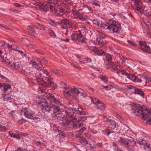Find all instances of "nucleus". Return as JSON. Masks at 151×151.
Wrapping results in <instances>:
<instances>
[{
	"mask_svg": "<svg viewBox=\"0 0 151 151\" xmlns=\"http://www.w3.org/2000/svg\"><path fill=\"white\" fill-rule=\"evenodd\" d=\"M78 33H73L71 35V40L73 41H76Z\"/></svg>",
	"mask_w": 151,
	"mask_h": 151,
	"instance_id": "f704fd0d",
	"label": "nucleus"
},
{
	"mask_svg": "<svg viewBox=\"0 0 151 151\" xmlns=\"http://www.w3.org/2000/svg\"><path fill=\"white\" fill-rule=\"evenodd\" d=\"M47 61L45 59H42L40 61V63L41 65L42 64H45L47 63Z\"/></svg>",
	"mask_w": 151,
	"mask_h": 151,
	"instance_id": "79ce46f5",
	"label": "nucleus"
},
{
	"mask_svg": "<svg viewBox=\"0 0 151 151\" xmlns=\"http://www.w3.org/2000/svg\"><path fill=\"white\" fill-rule=\"evenodd\" d=\"M40 91H41V93H46L47 92V90L46 89H45L44 88H42L40 90Z\"/></svg>",
	"mask_w": 151,
	"mask_h": 151,
	"instance_id": "864d4df0",
	"label": "nucleus"
},
{
	"mask_svg": "<svg viewBox=\"0 0 151 151\" xmlns=\"http://www.w3.org/2000/svg\"><path fill=\"white\" fill-rule=\"evenodd\" d=\"M59 23L63 25L62 28L65 32L64 33L65 35H67L69 33L71 32L73 29V24L70 20L63 19L59 22Z\"/></svg>",
	"mask_w": 151,
	"mask_h": 151,
	"instance_id": "423d86ee",
	"label": "nucleus"
},
{
	"mask_svg": "<svg viewBox=\"0 0 151 151\" xmlns=\"http://www.w3.org/2000/svg\"><path fill=\"white\" fill-rule=\"evenodd\" d=\"M113 118L109 117H107L106 116H104V121L106 122V123L109 125V127L114 129L116 127V123L113 120Z\"/></svg>",
	"mask_w": 151,
	"mask_h": 151,
	"instance_id": "9b49d317",
	"label": "nucleus"
},
{
	"mask_svg": "<svg viewBox=\"0 0 151 151\" xmlns=\"http://www.w3.org/2000/svg\"><path fill=\"white\" fill-rule=\"evenodd\" d=\"M99 20L97 19H95L93 21V23L94 24L97 26L98 24L99 21Z\"/></svg>",
	"mask_w": 151,
	"mask_h": 151,
	"instance_id": "bf43d9fd",
	"label": "nucleus"
},
{
	"mask_svg": "<svg viewBox=\"0 0 151 151\" xmlns=\"http://www.w3.org/2000/svg\"><path fill=\"white\" fill-rule=\"evenodd\" d=\"M13 4L14 6L17 7H20L21 6V4L17 3H14Z\"/></svg>",
	"mask_w": 151,
	"mask_h": 151,
	"instance_id": "13d9d810",
	"label": "nucleus"
},
{
	"mask_svg": "<svg viewBox=\"0 0 151 151\" xmlns=\"http://www.w3.org/2000/svg\"><path fill=\"white\" fill-rule=\"evenodd\" d=\"M9 134L12 137H14L16 139H19L20 138L18 134H15L13 132H9Z\"/></svg>",
	"mask_w": 151,
	"mask_h": 151,
	"instance_id": "c756f323",
	"label": "nucleus"
},
{
	"mask_svg": "<svg viewBox=\"0 0 151 151\" xmlns=\"http://www.w3.org/2000/svg\"><path fill=\"white\" fill-rule=\"evenodd\" d=\"M16 51L17 52V53L21 54L22 56H23V53L22 51L18 50H16Z\"/></svg>",
	"mask_w": 151,
	"mask_h": 151,
	"instance_id": "774afa93",
	"label": "nucleus"
},
{
	"mask_svg": "<svg viewBox=\"0 0 151 151\" xmlns=\"http://www.w3.org/2000/svg\"><path fill=\"white\" fill-rule=\"evenodd\" d=\"M96 41L97 42L99 45H100L101 47H103L106 44L107 42H106V40L104 39H97Z\"/></svg>",
	"mask_w": 151,
	"mask_h": 151,
	"instance_id": "4be33fe9",
	"label": "nucleus"
},
{
	"mask_svg": "<svg viewBox=\"0 0 151 151\" xmlns=\"http://www.w3.org/2000/svg\"><path fill=\"white\" fill-rule=\"evenodd\" d=\"M118 143L121 145L125 146L126 148H128L129 144V140L125 138L120 137L117 141Z\"/></svg>",
	"mask_w": 151,
	"mask_h": 151,
	"instance_id": "ddd939ff",
	"label": "nucleus"
},
{
	"mask_svg": "<svg viewBox=\"0 0 151 151\" xmlns=\"http://www.w3.org/2000/svg\"><path fill=\"white\" fill-rule=\"evenodd\" d=\"M135 142L134 141H129V144L128 146V149L129 151H132V149L130 148V146L131 147H134V146L135 145Z\"/></svg>",
	"mask_w": 151,
	"mask_h": 151,
	"instance_id": "a878e982",
	"label": "nucleus"
},
{
	"mask_svg": "<svg viewBox=\"0 0 151 151\" xmlns=\"http://www.w3.org/2000/svg\"><path fill=\"white\" fill-rule=\"evenodd\" d=\"M88 145H87V146L91 148L92 149H94L95 148L94 145H92L91 144H90V142Z\"/></svg>",
	"mask_w": 151,
	"mask_h": 151,
	"instance_id": "052dcab7",
	"label": "nucleus"
},
{
	"mask_svg": "<svg viewBox=\"0 0 151 151\" xmlns=\"http://www.w3.org/2000/svg\"><path fill=\"white\" fill-rule=\"evenodd\" d=\"M0 27H2L3 30L5 29H10L9 28L6 26H4V25L2 24H0Z\"/></svg>",
	"mask_w": 151,
	"mask_h": 151,
	"instance_id": "5fc2aeb1",
	"label": "nucleus"
},
{
	"mask_svg": "<svg viewBox=\"0 0 151 151\" xmlns=\"http://www.w3.org/2000/svg\"><path fill=\"white\" fill-rule=\"evenodd\" d=\"M46 4L45 6V8L46 10L47 11L49 10L50 9L52 12L55 13V10L56 8H55L54 6V4H51L50 3H47Z\"/></svg>",
	"mask_w": 151,
	"mask_h": 151,
	"instance_id": "aec40b11",
	"label": "nucleus"
},
{
	"mask_svg": "<svg viewBox=\"0 0 151 151\" xmlns=\"http://www.w3.org/2000/svg\"><path fill=\"white\" fill-rule=\"evenodd\" d=\"M13 96L10 95L9 94H6L3 96V100L4 101H8L13 99Z\"/></svg>",
	"mask_w": 151,
	"mask_h": 151,
	"instance_id": "5701e85b",
	"label": "nucleus"
},
{
	"mask_svg": "<svg viewBox=\"0 0 151 151\" xmlns=\"http://www.w3.org/2000/svg\"><path fill=\"white\" fill-rule=\"evenodd\" d=\"M0 44H1V45L3 46H6V44H7V43H6L5 42L3 41H1L0 42Z\"/></svg>",
	"mask_w": 151,
	"mask_h": 151,
	"instance_id": "69168bd1",
	"label": "nucleus"
},
{
	"mask_svg": "<svg viewBox=\"0 0 151 151\" xmlns=\"http://www.w3.org/2000/svg\"><path fill=\"white\" fill-rule=\"evenodd\" d=\"M121 73L123 75L127 76V78L134 82L141 83L142 81L141 79L138 78V77L132 74H128L124 70H121Z\"/></svg>",
	"mask_w": 151,
	"mask_h": 151,
	"instance_id": "9d476101",
	"label": "nucleus"
},
{
	"mask_svg": "<svg viewBox=\"0 0 151 151\" xmlns=\"http://www.w3.org/2000/svg\"><path fill=\"white\" fill-rule=\"evenodd\" d=\"M50 23L53 26H55L58 25L57 23H55L53 20H51L50 22Z\"/></svg>",
	"mask_w": 151,
	"mask_h": 151,
	"instance_id": "de8ad7c7",
	"label": "nucleus"
},
{
	"mask_svg": "<svg viewBox=\"0 0 151 151\" xmlns=\"http://www.w3.org/2000/svg\"><path fill=\"white\" fill-rule=\"evenodd\" d=\"M2 88H3V90L4 91H7L8 90L11 89V87L10 86L6 84L2 83Z\"/></svg>",
	"mask_w": 151,
	"mask_h": 151,
	"instance_id": "cd10ccee",
	"label": "nucleus"
},
{
	"mask_svg": "<svg viewBox=\"0 0 151 151\" xmlns=\"http://www.w3.org/2000/svg\"><path fill=\"white\" fill-rule=\"evenodd\" d=\"M81 141V142L84 143L85 145H88L89 143L88 141H87L86 139L85 138H83Z\"/></svg>",
	"mask_w": 151,
	"mask_h": 151,
	"instance_id": "ea45409f",
	"label": "nucleus"
},
{
	"mask_svg": "<svg viewBox=\"0 0 151 151\" xmlns=\"http://www.w3.org/2000/svg\"><path fill=\"white\" fill-rule=\"evenodd\" d=\"M103 87L107 91L110 90L112 88L111 86L110 85L104 86H103Z\"/></svg>",
	"mask_w": 151,
	"mask_h": 151,
	"instance_id": "8fccbe9b",
	"label": "nucleus"
},
{
	"mask_svg": "<svg viewBox=\"0 0 151 151\" xmlns=\"http://www.w3.org/2000/svg\"><path fill=\"white\" fill-rule=\"evenodd\" d=\"M65 88L66 90L64 91V95L65 96H70L72 94H76L78 96L85 97L86 96V93L84 91L80 88L75 87Z\"/></svg>",
	"mask_w": 151,
	"mask_h": 151,
	"instance_id": "39448f33",
	"label": "nucleus"
},
{
	"mask_svg": "<svg viewBox=\"0 0 151 151\" xmlns=\"http://www.w3.org/2000/svg\"><path fill=\"white\" fill-rule=\"evenodd\" d=\"M135 4V6L134 8V9L136 12L142 13L143 12L144 14L147 17L150 14V13H151V12L150 11L149 9H146L145 8L143 9L140 4Z\"/></svg>",
	"mask_w": 151,
	"mask_h": 151,
	"instance_id": "1a4fd4ad",
	"label": "nucleus"
},
{
	"mask_svg": "<svg viewBox=\"0 0 151 151\" xmlns=\"http://www.w3.org/2000/svg\"><path fill=\"white\" fill-rule=\"evenodd\" d=\"M109 23H104L101 20H99L97 26L102 29H108Z\"/></svg>",
	"mask_w": 151,
	"mask_h": 151,
	"instance_id": "a211bd4d",
	"label": "nucleus"
},
{
	"mask_svg": "<svg viewBox=\"0 0 151 151\" xmlns=\"http://www.w3.org/2000/svg\"><path fill=\"white\" fill-rule=\"evenodd\" d=\"M106 48L104 47V48L101 47L99 49H97L95 47L94 49V52L99 55H102L105 53Z\"/></svg>",
	"mask_w": 151,
	"mask_h": 151,
	"instance_id": "f3484780",
	"label": "nucleus"
},
{
	"mask_svg": "<svg viewBox=\"0 0 151 151\" xmlns=\"http://www.w3.org/2000/svg\"><path fill=\"white\" fill-rule=\"evenodd\" d=\"M41 71L44 73L47 76H48V77H50V75L49 73L48 72V71L47 70H41Z\"/></svg>",
	"mask_w": 151,
	"mask_h": 151,
	"instance_id": "a18cd8bd",
	"label": "nucleus"
},
{
	"mask_svg": "<svg viewBox=\"0 0 151 151\" xmlns=\"http://www.w3.org/2000/svg\"><path fill=\"white\" fill-rule=\"evenodd\" d=\"M47 101L45 99H40L38 102L41 108L43 110L45 109L47 111H49L52 109L55 112H63V110L60 109L58 105H61L58 100L52 95L47 96L46 97Z\"/></svg>",
	"mask_w": 151,
	"mask_h": 151,
	"instance_id": "f257e3e1",
	"label": "nucleus"
},
{
	"mask_svg": "<svg viewBox=\"0 0 151 151\" xmlns=\"http://www.w3.org/2000/svg\"><path fill=\"white\" fill-rule=\"evenodd\" d=\"M9 64L14 68L17 69H20L22 67L21 64L18 62H12L11 61H9Z\"/></svg>",
	"mask_w": 151,
	"mask_h": 151,
	"instance_id": "6ab92c4d",
	"label": "nucleus"
},
{
	"mask_svg": "<svg viewBox=\"0 0 151 151\" xmlns=\"http://www.w3.org/2000/svg\"><path fill=\"white\" fill-rule=\"evenodd\" d=\"M139 45L141 49L143 50L144 51L149 53L151 52L150 47L147 45L145 42L142 41H140L139 42Z\"/></svg>",
	"mask_w": 151,
	"mask_h": 151,
	"instance_id": "f8f14e48",
	"label": "nucleus"
},
{
	"mask_svg": "<svg viewBox=\"0 0 151 151\" xmlns=\"http://www.w3.org/2000/svg\"><path fill=\"white\" fill-rule=\"evenodd\" d=\"M87 119V118L86 116L82 117L80 119V121L79 122H82V123H83L82 122V121H85V120Z\"/></svg>",
	"mask_w": 151,
	"mask_h": 151,
	"instance_id": "4d7b16f0",
	"label": "nucleus"
},
{
	"mask_svg": "<svg viewBox=\"0 0 151 151\" xmlns=\"http://www.w3.org/2000/svg\"><path fill=\"white\" fill-rule=\"evenodd\" d=\"M55 11V14L57 16L61 17L65 13V10L60 7H57Z\"/></svg>",
	"mask_w": 151,
	"mask_h": 151,
	"instance_id": "2eb2a0df",
	"label": "nucleus"
},
{
	"mask_svg": "<svg viewBox=\"0 0 151 151\" xmlns=\"http://www.w3.org/2000/svg\"><path fill=\"white\" fill-rule=\"evenodd\" d=\"M76 41H78L80 43L82 44L86 43L84 36L80 32L78 33Z\"/></svg>",
	"mask_w": 151,
	"mask_h": 151,
	"instance_id": "412c9836",
	"label": "nucleus"
},
{
	"mask_svg": "<svg viewBox=\"0 0 151 151\" xmlns=\"http://www.w3.org/2000/svg\"><path fill=\"white\" fill-rule=\"evenodd\" d=\"M77 119L76 118L67 120L65 123V125L68 128H71L80 129L78 131L79 133H82L86 130L84 127L85 125L82 122H77Z\"/></svg>",
	"mask_w": 151,
	"mask_h": 151,
	"instance_id": "20e7f679",
	"label": "nucleus"
},
{
	"mask_svg": "<svg viewBox=\"0 0 151 151\" xmlns=\"http://www.w3.org/2000/svg\"><path fill=\"white\" fill-rule=\"evenodd\" d=\"M127 41L129 43V44H130L131 45H132L134 46H136V45H135V43L134 42H132V41H130V40H128Z\"/></svg>",
	"mask_w": 151,
	"mask_h": 151,
	"instance_id": "680f3d73",
	"label": "nucleus"
},
{
	"mask_svg": "<svg viewBox=\"0 0 151 151\" xmlns=\"http://www.w3.org/2000/svg\"><path fill=\"white\" fill-rule=\"evenodd\" d=\"M144 149L146 151H151V144H148L146 146L144 147Z\"/></svg>",
	"mask_w": 151,
	"mask_h": 151,
	"instance_id": "c9c22d12",
	"label": "nucleus"
},
{
	"mask_svg": "<svg viewBox=\"0 0 151 151\" xmlns=\"http://www.w3.org/2000/svg\"><path fill=\"white\" fill-rule=\"evenodd\" d=\"M91 99L93 103L95 104L96 105L100 101L99 100L97 99L95 97H91Z\"/></svg>",
	"mask_w": 151,
	"mask_h": 151,
	"instance_id": "473e14b6",
	"label": "nucleus"
},
{
	"mask_svg": "<svg viewBox=\"0 0 151 151\" xmlns=\"http://www.w3.org/2000/svg\"><path fill=\"white\" fill-rule=\"evenodd\" d=\"M60 84L61 85V87L60 88L63 89V93L64 94V91L66 90L64 88H69L70 87H67L66 86V84L63 82H61L60 83Z\"/></svg>",
	"mask_w": 151,
	"mask_h": 151,
	"instance_id": "7c9ffc66",
	"label": "nucleus"
},
{
	"mask_svg": "<svg viewBox=\"0 0 151 151\" xmlns=\"http://www.w3.org/2000/svg\"><path fill=\"white\" fill-rule=\"evenodd\" d=\"M49 34L50 36L53 37H56V35L52 30H50L49 32Z\"/></svg>",
	"mask_w": 151,
	"mask_h": 151,
	"instance_id": "09e8293b",
	"label": "nucleus"
},
{
	"mask_svg": "<svg viewBox=\"0 0 151 151\" xmlns=\"http://www.w3.org/2000/svg\"><path fill=\"white\" fill-rule=\"evenodd\" d=\"M26 121V120L23 119H20L18 120V122L19 124H21L25 122Z\"/></svg>",
	"mask_w": 151,
	"mask_h": 151,
	"instance_id": "3c124183",
	"label": "nucleus"
},
{
	"mask_svg": "<svg viewBox=\"0 0 151 151\" xmlns=\"http://www.w3.org/2000/svg\"><path fill=\"white\" fill-rule=\"evenodd\" d=\"M131 1H134V3L135 4H139L140 2V0H131Z\"/></svg>",
	"mask_w": 151,
	"mask_h": 151,
	"instance_id": "e2e57ef3",
	"label": "nucleus"
},
{
	"mask_svg": "<svg viewBox=\"0 0 151 151\" xmlns=\"http://www.w3.org/2000/svg\"><path fill=\"white\" fill-rule=\"evenodd\" d=\"M35 27L42 29L44 27L41 24H40L39 23H37L36 25L35 26Z\"/></svg>",
	"mask_w": 151,
	"mask_h": 151,
	"instance_id": "58836bf2",
	"label": "nucleus"
},
{
	"mask_svg": "<svg viewBox=\"0 0 151 151\" xmlns=\"http://www.w3.org/2000/svg\"><path fill=\"white\" fill-rule=\"evenodd\" d=\"M109 26L108 29L115 33H119L121 28L120 23L113 19L109 20Z\"/></svg>",
	"mask_w": 151,
	"mask_h": 151,
	"instance_id": "0eeeda50",
	"label": "nucleus"
},
{
	"mask_svg": "<svg viewBox=\"0 0 151 151\" xmlns=\"http://www.w3.org/2000/svg\"><path fill=\"white\" fill-rule=\"evenodd\" d=\"M84 9L87 11L88 12V11L89 12H91V7L90 6H89L87 5L85 6Z\"/></svg>",
	"mask_w": 151,
	"mask_h": 151,
	"instance_id": "c03bdc74",
	"label": "nucleus"
},
{
	"mask_svg": "<svg viewBox=\"0 0 151 151\" xmlns=\"http://www.w3.org/2000/svg\"><path fill=\"white\" fill-rule=\"evenodd\" d=\"M136 142L139 145H142L144 147L146 146L148 144L147 141L143 138H136Z\"/></svg>",
	"mask_w": 151,
	"mask_h": 151,
	"instance_id": "dca6fc26",
	"label": "nucleus"
},
{
	"mask_svg": "<svg viewBox=\"0 0 151 151\" xmlns=\"http://www.w3.org/2000/svg\"><path fill=\"white\" fill-rule=\"evenodd\" d=\"M92 4L93 5H94L96 6H98L99 7H100V5L99 4V2L93 0L92 1Z\"/></svg>",
	"mask_w": 151,
	"mask_h": 151,
	"instance_id": "4c0bfd02",
	"label": "nucleus"
},
{
	"mask_svg": "<svg viewBox=\"0 0 151 151\" xmlns=\"http://www.w3.org/2000/svg\"><path fill=\"white\" fill-rule=\"evenodd\" d=\"M65 113L68 117L70 118H72V119L75 118V114H72V113L71 112L69 111L67 112V111H65Z\"/></svg>",
	"mask_w": 151,
	"mask_h": 151,
	"instance_id": "c85d7f7f",
	"label": "nucleus"
},
{
	"mask_svg": "<svg viewBox=\"0 0 151 151\" xmlns=\"http://www.w3.org/2000/svg\"><path fill=\"white\" fill-rule=\"evenodd\" d=\"M35 52H36L40 54H42L43 53V52L40 50H35Z\"/></svg>",
	"mask_w": 151,
	"mask_h": 151,
	"instance_id": "0e129e2a",
	"label": "nucleus"
},
{
	"mask_svg": "<svg viewBox=\"0 0 151 151\" xmlns=\"http://www.w3.org/2000/svg\"><path fill=\"white\" fill-rule=\"evenodd\" d=\"M6 47H7L9 49L12 48V45H9L8 43L6 44Z\"/></svg>",
	"mask_w": 151,
	"mask_h": 151,
	"instance_id": "338daca9",
	"label": "nucleus"
},
{
	"mask_svg": "<svg viewBox=\"0 0 151 151\" xmlns=\"http://www.w3.org/2000/svg\"><path fill=\"white\" fill-rule=\"evenodd\" d=\"M99 78L104 83H106L108 81L107 78L104 75L100 76Z\"/></svg>",
	"mask_w": 151,
	"mask_h": 151,
	"instance_id": "72a5a7b5",
	"label": "nucleus"
},
{
	"mask_svg": "<svg viewBox=\"0 0 151 151\" xmlns=\"http://www.w3.org/2000/svg\"><path fill=\"white\" fill-rule=\"evenodd\" d=\"M70 109L73 111V113H76V114H78V113H79L81 115H86V114L84 111H81L79 110V109H77L74 108H71Z\"/></svg>",
	"mask_w": 151,
	"mask_h": 151,
	"instance_id": "393cba45",
	"label": "nucleus"
},
{
	"mask_svg": "<svg viewBox=\"0 0 151 151\" xmlns=\"http://www.w3.org/2000/svg\"><path fill=\"white\" fill-rule=\"evenodd\" d=\"M138 76L140 78L145 80H148L149 79V77L148 76L147 73L145 72L139 74Z\"/></svg>",
	"mask_w": 151,
	"mask_h": 151,
	"instance_id": "b1692460",
	"label": "nucleus"
},
{
	"mask_svg": "<svg viewBox=\"0 0 151 151\" xmlns=\"http://www.w3.org/2000/svg\"><path fill=\"white\" fill-rule=\"evenodd\" d=\"M138 104H135L132 107L134 112L137 113V116H142V119L146 121V123L151 125V112L147 110L143 109L142 108L139 107Z\"/></svg>",
	"mask_w": 151,
	"mask_h": 151,
	"instance_id": "f03ea898",
	"label": "nucleus"
},
{
	"mask_svg": "<svg viewBox=\"0 0 151 151\" xmlns=\"http://www.w3.org/2000/svg\"><path fill=\"white\" fill-rule=\"evenodd\" d=\"M96 106L99 109L101 110H104L105 108L104 104L103 103L101 102L100 101L97 104Z\"/></svg>",
	"mask_w": 151,
	"mask_h": 151,
	"instance_id": "bb28decb",
	"label": "nucleus"
},
{
	"mask_svg": "<svg viewBox=\"0 0 151 151\" xmlns=\"http://www.w3.org/2000/svg\"><path fill=\"white\" fill-rule=\"evenodd\" d=\"M106 60L110 62H112V56L111 55L107 54L106 55Z\"/></svg>",
	"mask_w": 151,
	"mask_h": 151,
	"instance_id": "e433bc0d",
	"label": "nucleus"
},
{
	"mask_svg": "<svg viewBox=\"0 0 151 151\" xmlns=\"http://www.w3.org/2000/svg\"><path fill=\"white\" fill-rule=\"evenodd\" d=\"M31 64H32V66L35 68H37L38 65L35 62H32Z\"/></svg>",
	"mask_w": 151,
	"mask_h": 151,
	"instance_id": "49530a36",
	"label": "nucleus"
},
{
	"mask_svg": "<svg viewBox=\"0 0 151 151\" xmlns=\"http://www.w3.org/2000/svg\"><path fill=\"white\" fill-rule=\"evenodd\" d=\"M15 151H27L26 149L22 147H19Z\"/></svg>",
	"mask_w": 151,
	"mask_h": 151,
	"instance_id": "603ef678",
	"label": "nucleus"
},
{
	"mask_svg": "<svg viewBox=\"0 0 151 151\" xmlns=\"http://www.w3.org/2000/svg\"><path fill=\"white\" fill-rule=\"evenodd\" d=\"M59 117L60 118L59 119L62 121L65 120L66 118L65 116L64 115L62 116L60 115L59 116Z\"/></svg>",
	"mask_w": 151,
	"mask_h": 151,
	"instance_id": "6e6d98bb",
	"label": "nucleus"
},
{
	"mask_svg": "<svg viewBox=\"0 0 151 151\" xmlns=\"http://www.w3.org/2000/svg\"><path fill=\"white\" fill-rule=\"evenodd\" d=\"M106 37V35L103 33H101L100 34V39H104Z\"/></svg>",
	"mask_w": 151,
	"mask_h": 151,
	"instance_id": "37998d69",
	"label": "nucleus"
},
{
	"mask_svg": "<svg viewBox=\"0 0 151 151\" xmlns=\"http://www.w3.org/2000/svg\"><path fill=\"white\" fill-rule=\"evenodd\" d=\"M129 89L133 90L134 91L133 93L139 95L142 97L144 98V93L141 89L135 88L132 86H131L129 87Z\"/></svg>",
	"mask_w": 151,
	"mask_h": 151,
	"instance_id": "4468645a",
	"label": "nucleus"
},
{
	"mask_svg": "<svg viewBox=\"0 0 151 151\" xmlns=\"http://www.w3.org/2000/svg\"><path fill=\"white\" fill-rule=\"evenodd\" d=\"M3 54L2 51L0 50V58L1 59L2 61H4L5 60V57L4 56Z\"/></svg>",
	"mask_w": 151,
	"mask_h": 151,
	"instance_id": "a19ab883",
	"label": "nucleus"
},
{
	"mask_svg": "<svg viewBox=\"0 0 151 151\" xmlns=\"http://www.w3.org/2000/svg\"><path fill=\"white\" fill-rule=\"evenodd\" d=\"M119 127L120 129L119 131V132H126V131H127L126 129V127L124 125H121V126H120Z\"/></svg>",
	"mask_w": 151,
	"mask_h": 151,
	"instance_id": "2f4dec72",
	"label": "nucleus"
},
{
	"mask_svg": "<svg viewBox=\"0 0 151 151\" xmlns=\"http://www.w3.org/2000/svg\"><path fill=\"white\" fill-rule=\"evenodd\" d=\"M38 72L36 73H34L33 76L35 77V79L37 82L39 83L41 86L44 87H49L51 86L53 89H55L57 88L56 84L52 82V78L51 77H46L45 80L47 82L44 81L41 78V73L39 72V70H37Z\"/></svg>",
	"mask_w": 151,
	"mask_h": 151,
	"instance_id": "7ed1b4c3",
	"label": "nucleus"
},
{
	"mask_svg": "<svg viewBox=\"0 0 151 151\" xmlns=\"http://www.w3.org/2000/svg\"><path fill=\"white\" fill-rule=\"evenodd\" d=\"M22 112L24 113L25 117L27 119H35L38 118L35 116L34 113L29 109L27 108L23 109L22 110Z\"/></svg>",
	"mask_w": 151,
	"mask_h": 151,
	"instance_id": "6e6552de",
	"label": "nucleus"
}]
</instances>
